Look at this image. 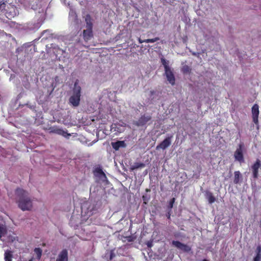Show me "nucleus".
Listing matches in <instances>:
<instances>
[{
	"instance_id": "36",
	"label": "nucleus",
	"mask_w": 261,
	"mask_h": 261,
	"mask_svg": "<svg viewBox=\"0 0 261 261\" xmlns=\"http://www.w3.org/2000/svg\"><path fill=\"white\" fill-rule=\"evenodd\" d=\"M202 261H208V260H207L206 259H203Z\"/></svg>"
},
{
	"instance_id": "1",
	"label": "nucleus",
	"mask_w": 261,
	"mask_h": 261,
	"mask_svg": "<svg viewBox=\"0 0 261 261\" xmlns=\"http://www.w3.org/2000/svg\"><path fill=\"white\" fill-rule=\"evenodd\" d=\"M17 196V203L18 207L23 211H30L32 207V201L29 197V193L22 189L17 188L15 190Z\"/></svg>"
},
{
	"instance_id": "6",
	"label": "nucleus",
	"mask_w": 261,
	"mask_h": 261,
	"mask_svg": "<svg viewBox=\"0 0 261 261\" xmlns=\"http://www.w3.org/2000/svg\"><path fill=\"white\" fill-rule=\"evenodd\" d=\"M173 137L172 135H170L166 137L162 142H161L159 145H158L156 147V150H159L162 149L163 150L165 149L168 146H169L171 144V139Z\"/></svg>"
},
{
	"instance_id": "3",
	"label": "nucleus",
	"mask_w": 261,
	"mask_h": 261,
	"mask_svg": "<svg viewBox=\"0 0 261 261\" xmlns=\"http://www.w3.org/2000/svg\"><path fill=\"white\" fill-rule=\"evenodd\" d=\"M86 29L83 31V38L85 41H88L90 40L93 36V24L91 20L87 17L86 18Z\"/></svg>"
},
{
	"instance_id": "34",
	"label": "nucleus",
	"mask_w": 261,
	"mask_h": 261,
	"mask_svg": "<svg viewBox=\"0 0 261 261\" xmlns=\"http://www.w3.org/2000/svg\"><path fill=\"white\" fill-rule=\"evenodd\" d=\"M150 93L151 95H153L155 93V91H153V90L152 91H150Z\"/></svg>"
},
{
	"instance_id": "19",
	"label": "nucleus",
	"mask_w": 261,
	"mask_h": 261,
	"mask_svg": "<svg viewBox=\"0 0 261 261\" xmlns=\"http://www.w3.org/2000/svg\"><path fill=\"white\" fill-rule=\"evenodd\" d=\"M34 252L37 255V258L40 259L41 258L42 250L40 248H36L34 249Z\"/></svg>"
},
{
	"instance_id": "33",
	"label": "nucleus",
	"mask_w": 261,
	"mask_h": 261,
	"mask_svg": "<svg viewBox=\"0 0 261 261\" xmlns=\"http://www.w3.org/2000/svg\"><path fill=\"white\" fill-rule=\"evenodd\" d=\"M61 132H62V130H61V129H58V130H57V133L58 134H61Z\"/></svg>"
},
{
	"instance_id": "28",
	"label": "nucleus",
	"mask_w": 261,
	"mask_h": 261,
	"mask_svg": "<svg viewBox=\"0 0 261 261\" xmlns=\"http://www.w3.org/2000/svg\"><path fill=\"white\" fill-rule=\"evenodd\" d=\"M171 211L170 210L169 211V212L167 213V214H166V216L167 217V218L168 219H170V216H171Z\"/></svg>"
},
{
	"instance_id": "31",
	"label": "nucleus",
	"mask_w": 261,
	"mask_h": 261,
	"mask_svg": "<svg viewBox=\"0 0 261 261\" xmlns=\"http://www.w3.org/2000/svg\"><path fill=\"white\" fill-rule=\"evenodd\" d=\"M58 51L59 52V54H62L63 53V50L59 48H58Z\"/></svg>"
},
{
	"instance_id": "35",
	"label": "nucleus",
	"mask_w": 261,
	"mask_h": 261,
	"mask_svg": "<svg viewBox=\"0 0 261 261\" xmlns=\"http://www.w3.org/2000/svg\"><path fill=\"white\" fill-rule=\"evenodd\" d=\"M147 246H148V247H151V246H152V244H151V243H148V244H147Z\"/></svg>"
},
{
	"instance_id": "14",
	"label": "nucleus",
	"mask_w": 261,
	"mask_h": 261,
	"mask_svg": "<svg viewBox=\"0 0 261 261\" xmlns=\"http://www.w3.org/2000/svg\"><path fill=\"white\" fill-rule=\"evenodd\" d=\"M242 178V175L239 171H236L234 172L233 182L235 184L240 183V180Z\"/></svg>"
},
{
	"instance_id": "15",
	"label": "nucleus",
	"mask_w": 261,
	"mask_h": 261,
	"mask_svg": "<svg viewBox=\"0 0 261 261\" xmlns=\"http://www.w3.org/2000/svg\"><path fill=\"white\" fill-rule=\"evenodd\" d=\"M13 258V252L10 250H7L5 252L4 259L5 261H12Z\"/></svg>"
},
{
	"instance_id": "9",
	"label": "nucleus",
	"mask_w": 261,
	"mask_h": 261,
	"mask_svg": "<svg viewBox=\"0 0 261 261\" xmlns=\"http://www.w3.org/2000/svg\"><path fill=\"white\" fill-rule=\"evenodd\" d=\"M151 119V117L150 115H142L138 120L135 122V125L138 126H142L145 125Z\"/></svg>"
},
{
	"instance_id": "27",
	"label": "nucleus",
	"mask_w": 261,
	"mask_h": 261,
	"mask_svg": "<svg viewBox=\"0 0 261 261\" xmlns=\"http://www.w3.org/2000/svg\"><path fill=\"white\" fill-rule=\"evenodd\" d=\"M126 238H127V240L129 242H133L134 240V238L132 236H128V237H127Z\"/></svg>"
},
{
	"instance_id": "2",
	"label": "nucleus",
	"mask_w": 261,
	"mask_h": 261,
	"mask_svg": "<svg viewBox=\"0 0 261 261\" xmlns=\"http://www.w3.org/2000/svg\"><path fill=\"white\" fill-rule=\"evenodd\" d=\"M81 89V87L79 85V80H77L74 84L72 94L69 99V103L73 107H77L80 104Z\"/></svg>"
},
{
	"instance_id": "20",
	"label": "nucleus",
	"mask_w": 261,
	"mask_h": 261,
	"mask_svg": "<svg viewBox=\"0 0 261 261\" xmlns=\"http://www.w3.org/2000/svg\"><path fill=\"white\" fill-rule=\"evenodd\" d=\"M7 233V229L3 225L0 224V238Z\"/></svg>"
},
{
	"instance_id": "26",
	"label": "nucleus",
	"mask_w": 261,
	"mask_h": 261,
	"mask_svg": "<svg viewBox=\"0 0 261 261\" xmlns=\"http://www.w3.org/2000/svg\"><path fill=\"white\" fill-rule=\"evenodd\" d=\"M115 255L113 250H111L110 252V259L112 260L115 257Z\"/></svg>"
},
{
	"instance_id": "7",
	"label": "nucleus",
	"mask_w": 261,
	"mask_h": 261,
	"mask_svg": "<svg viewBox=\"0 0 261 261\" xmlns=\"http://www.w3.org/2000/svg\"><path fill=\"white\" fill-rule=\"evenodd\" d=\"M252 117L253 122L258 125L259 106L257 104H254L251 109Z\"/></svg>"
},
{
	"instance_id": "29",
	"label": "nucleus",
	"mask_w": 261,
	"mask_h": 261,
	"mask_svg": "<svg viewBox=\"0 0 261 261\" xmlns=\"http://www.w3.org/2000/svg\"><path fill=\"white\" fill-rule=\"evenodd\" d=\"M37 26H36V28L37 29H38L40 27V26L41 25V23L40 22H37V24H36Z\"/></svg>"
},
{
	"instance_id": "5",
	"label": "nucleus",
	"mask_w": 261,
	"mask_h": 261,
	"mask_svg": "<svg viewBox=\"0 0 261 261\" xmlns=\"http://www.w3.org/2000/svg\"><path fill=\"white\" fill-rule=\"evenodd\" d=\"M243 145L240 144L239 146V148L237 149L234 153V157L235 160L241 163L244 162V155L243 153Z\"/></svg>"
},
{
	"instance_id": "16",
	"label": "nucleus",
	"mask_w": 261,
	"mask_h": 261,
	"mask_svg": "<svg viewBox=\"0 0 261 261\" xmlns=\"http://www.w3.org/2000/svg\"><path fill=\"white\" fill-rule=\"evenodd\" d=\"M145 164L143 163H135L133 166L130 167L131 171H134L136 169L145 167Z\"/></svg>"
},
{
	"instance_id": "25",
	"label": "nucleus",
	"mask_w": 261,
	"mask_h": 261,
	"mask_svg": "<svg viewBox=\"0 0 261 261\" xmlns=\"http://www.w3.org/2000/svg\"><path fill=\"white\" fill-rule=\"evenodd\" d=\"M256 254H261V246H258L256 249Z\"/></svg>"
},
{
	"instance_id": "37",
	"label": "nucleus",
	"mask_w": 261,
	"mask_h": 261,
	"mask_svg": "<svg viewBox=\"0 0 261 261\" xmlns=\"http://www.w3.org/2000/svg\"><path fill=\"white\" fill-rule=\"evenodd\" d=\"M29 261H33V258H31L29 260Z\"/></svg>"
},
{
	"instance_id": "24",
	"label": "nucleus",
	"mask_w": 261,
	"mask_h": 261,
	"mask_svg": "<svg viewBox=\"0 0 261 261\" xmlns=\"http://www.w3.org/2000/svg\"><path fill=\"white\" fill-rule=\"evenodd\" d=\"M189 67L188 66H185L182 68V72L184 73H186L189 71Z\"/></svg>"
},
{
	"instance_id": "4",
	"label": "nucleus",
	"mask_w": 261,
	"mask_h": 261,
	"mask_svg": "<svg viewBox=\"0 0 261 261\" xmlns=\"http://www.w3.org/2000/svg\"><path fill=\"white\" fill-rule=\"evenodd\" d=\"M259 169H261V161L259 159H257L251 166L252 177L254 179L258 178L259 176L258 171Z\"/></svg>"
},
{
	"instance_id": "8",
	"label": "nucleus",
	"mask_w": 261,
	"mask_h": 261,
	"mask_svg": "<svg viewBox=\"0 0 261 261\" xmlns=\"http://www.w3.org/2000/svg\"><path fill=\"white\" fill-rule=\"evenodd\" d=\"M172 244L175 247H177L178 249L183 251L185 252H189L191 250V248L190 246L184 244L178 241H173Z\"/></svg>"
},
{
	"instance_id": "30",
	"label": "nucleus",
	"mask_w": 261,
	"mask_h": 261,
	"mask_svg": "<svg viewBox=\"0 0 261 261\" xmlns=\"http://www.w3.org/2000/svg\"><path fill=\"white\" fill-rule=\"evenodd\" d=\"M144 40H142L141 38H139L138 39V41L139 42V43H142L143 42H145V41H144Z\"/></svg>"
},
{
	"instance_id": "21",
	"label": "nucleus",
	"mask_w": 261,
	"mask_h": 261,
	"mask_svg": "<svg viewBox=\"0 0 261 261\" xmlns=\"http://www.w3.org/2000/svg\"><path fill=\"white\" fill-rule=\"evenodd\" d=\"M160 40L159 37H155L152 39H145L144 41H145V43H154Z\"/></svg>"
},
{
	"instance_id": "13",
	"label": "nucleus",
	"mask_w": 261,
	"mask_h": 261,
	"mask_svg": "<svg viewBox=\"0 0 261 261\" xmlns=\"http://www.w3.org/2000/svg\"><path fill=\"white\" fill-rule=\"evenodd\" d=\"M205 196L210 204H212L215 202L216 198L214 197L212 192L210 191H206Z\"/></svg>"
},
{
	"instance_id": "23",
	"label": "nucleus",
	"mask_w": 261,
	"mask_h": 261,
	"mask_svg": "<svg viewBox=\"0 0 261 261\" xmlns=\"http://www.w3.org/2000/svg\"><path fill=\"white\" fill-rule=\"evenodd\" d=\"M261 254H256L255 256L253 258V261H260Z\"/></svg>"
},
{
	"instance_id": "17",
	"label": "nucleus",
	"mask_w": 261,
	"mask_h": 261,
	"mask_svg": "<svg viewBox=\"0 0 261 261\" xmlns=\"http://www.w3.org/2000/svg\"><path fill=\"white\" fill-rule=\"evenodd\" d=\"M94 172L97 174V175L99 177L106 178V175L105 173L103 172V171L100 168H96L95 169Z\"/></svg>"
},
{
	"instance_id": "11",
	"label": "nucleus",
	"mask_w": 261,
	"mask_h": 261,
	"mask_svg": "<svg viewBox=\"0 0 261 261\" xmlns=\"http://www.w3.org/2000/svg\"><path fill=\"white\" fill-rule=\"evenodd\" d=\"M56 261H68V251L63 249L59 254Z\"/></svg>"
},
{
	"instance_id": "18",
	"label": "nucleus",
	"mask_w": 261,
	"mask_h": 261,
	"mask_svg": "<svg viewBox=\"0 0 261 261\" xmlns=\"http://www.w3.org/2000/svg\"><path fill=\"white\" fill-rule=\"evenodd\" d=\"M161 63L164 67L165 71L170 69L169 66V61H167L165 59L162 58L161 59Z\"/></svg>"
},
{
	"instance_id": "12",
	"label": "nucleus",
	"mask_w": 261,
	"mask_h": 261,
	"mask_svg": "<svg viewBox=\"0 0 261 261\" xmlns=\"http://www.w3.org/2000/svg\"><path fill=\"white\" fill-rule=\"evenodd\" d=\"M111 145L115 150H118L120 147L124 148L126 147V144L124 141H117L115 142H112Z\"/></svg>"
},
{
	"instance_id": "10",
	"label": "nucleus",
	"mask_w": 261,
	"mask_h": 261,
	"mask_svg": "<svg viewBox=\"0 0 261 261\" xmlns=\"http://www.w3.org/2000/svg\"><path fill=\"white\" fill-rule=\"evenodd\" d=\"M165 74L169 83L172 86H174L175 84V78L172 70L170 68L168 70H165Z\"/></svg>"
},
{
	"instance_id": "32",
	"label": "nucleus",
	"mask_w": 261,
	"mask_h": 261,
	"mask_svg": "<svg viewBox=\"0 0 261 261\" xmlns=\"http://www.w3.org/2000/svg\"><path fill=\"white\" fill-rule=\"evenodd\" d=\"M142 198H143V200H144V201H145V200H146V198H145V196H143ZM144 203L145 204H146V202L145 201H144Z\"/></svg>"
},
{
	"instance_id": "22",
	"label": "nucleus",
	"mask_w": 261,
	"mask_h": 261,
	"mask_svg": "<svg viewBox=\"0 0 261 261\" xmlns=\"http://www.w3.org/2000/svg\"><path fill=\"white\" fill-rule=\"evenodd\" d=\"M174 202H175V198H172L170 200V202L169 203V205L168 206V209L169 210L171 211V209L173 207V203H174Z\"/></svg>"
}]
</instances>
